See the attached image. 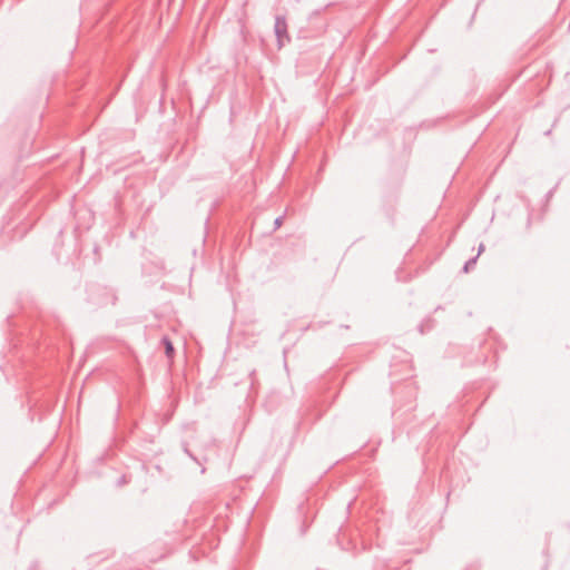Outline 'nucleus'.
Returning a JSON list of instances; mask_svg holds the SVG:
<instances>
[{
  "label": "nucleus",
  "instance_id": "obj_1",
  "mask_svg": "<svg viewBox=\"0 0 570 570\" xmlns=\"http://www.w3.org/2000/svg\"><path fill=\"white\" fill-rule=\"evenodd\" d=\"M274 32H275V36L277 39L278 49L283 48L285 42L291 41V37L287 32L286 18L284 16H276L275 24H274Z\"/></svg>",
  "mask_w": 570,
  "mask_h": 570
},
{
  "label": "nucleus",
  "instance_id": "obj_2",
  "mask_svg": "<svg viewBox=\"0 0 570 570\" xmlns=\"http://www.w3.org/2000/svg\"><path fill=\"white\" fill-rule=\"evenodd\" d=\"M161 344L164 345L165 347V354L167 357H173L174 356V353H175V348H174V345L171 343V341L169 340V337L167 336H164L161 338Z\"/></svg>",
  "mask_w": 570,
  "mask_h": 570
},
{
  "label": "nucleus",
  "instance_id": "obj_3",
  "mask_svg": "<svg viewBox=\"0 0 570 570\" xmlns=\"http://www.w3.org/2000/svg\"><path fill=\"white\" fill-rule=\"evenodd\" d=\"M476 261H478V255H475L474 257H472L469 261H466L464 266H463V272L464 273L470 272V269L473 268L474 265L476 264Z\"/></svg>",
  "mask_w": 570,
  "mask_h": 570
},
{
  "label": "nucleus",
  "instance_id": "obj_4",
  "mask_svg": "<svg viewBox=\"0 0 570 570\" xmlns=\"http://www.w3.org/2000/svg\"><path fill=\"white\" fill-rule=\"evenodd\" d=\"M283 220H284V216L276 217L274 220V229H278L282 226Z\"/></svg>",
  "mask_w": 570,
  "mask_h": 570
},
{
  "label": "nucleus",
  "instance_id": "obj_5",
  "mask_svg": "<svg viewBox=\"0 0 570 570\" xmlns=\"http://www.w3.org/2000/svg\"><path fill=\"white\" fill-rule=\"evenodd\" d=\"M255 375H256V371L253 370L250 373H249V377H250V381H252V385H254V382H255Z\"/></svg>",
  "mask_w": 570,
  "mask_h": 570
},
{
  "label": "nucleus",
  "instance_id": "obj_6",
  "mask_svg": "<svg viewBox=\"0 0 570 570\" xmlns=\"http://www.w3.org/2000/svg\"><path fill=\"white\" fill-rule=\"evenodd\" d=\"M127 483V480H126V475H122L119 480H118V485H122Z\"/></svg>",
  "mask_w": 570,
  "mask_h": 570
},
{
  "label": "nucleus",
  "instance_id": "obj_7",
  "mask_svg": "<svg viewBox=\"0 0 570 570\" xmlns=\"http://www.w3.org/2000/svg\"><path fill=\"white\" fill-rule=\"evenodd\" d=\"M484 250V244H480L478 248V256Z\"/></svg>",
  "mask_w": 570,
  "mask_h": 570
},
{
  "label": "nucleus",
  "instance_id": "obj_8",
  "mask_svg": "<svg viewBox=\"0 0 570 570\" xmlns=\"http://www.w3.org/2000/svg\"><path fill=\"white\" fill-rule=\"evenodd\" d=\"M186 452L188 453L189 458H193L195 460V458L193 456V454H190L187 450Z\"/></svg>",
  "mask_w": 570,
  "mask_h": 570
}]
</instances>
